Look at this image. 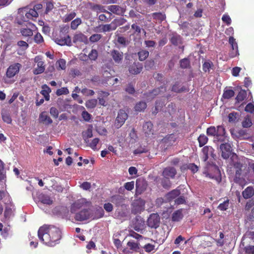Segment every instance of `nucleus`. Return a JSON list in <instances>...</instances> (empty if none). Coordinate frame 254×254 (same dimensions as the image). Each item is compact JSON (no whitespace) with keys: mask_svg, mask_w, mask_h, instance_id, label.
<instances>
[{"mask_svg":"<svg viewBox=\"0 0 254 254\" xmlns=\"http://www.w3.org/2000/svg\"><path fill=\"white\" fill-rule=\"evenodd\" d=\"M18 12L23 16V19L24 21L33 19L34 18H36L38 16V11L27 7L19 8Z\"/></svg>","mask_w":254,"mask_h":254,"instance_id":"7ed1b4c3","label":"nucleus"},{"mask_svg":"<svg viewBox=\"0 0 254 254\" xmlns=\"http://www.w3.org/2000/svg\"><path fill=\"white\" fill-rule=\"evenodd\" d=\"M242 194L244 198H250L254 194V189L252 187H248L243 191Z\"/></svg>","mask_w":254,"mask_h":254,"instance_id":"393cba45","label":"nucleus"},{"mask_svg":"<svg viewBox=\"0 0 254 254\" xmlns=\"http://www.w3.org/2000/svg\"><path fill=\"white\" fill-rule=\"evenodd\" d=\"M149 52L145 50H142L138 52V59L140 61H143L149 56Z\"/></svg>","mask_w":254,"mask_h":254,"instance_id":"f704fd0d","label":"nucleus"},{"mask_svg":"<svg viewBox=\"0 0 254 254\" xmlns=\"http://www.w3.org/2000/svg\"><path fill=\"white\" fill-rule=\"evenodd\" d=\"M160 92V88L155 89L152 91V92L148 93L147 98L148 100H151L153 99L156 96L159 94Z\"/></svg>","mask_w":254,"mask_h":254,"instance_id":"a18cd8bd","label":"nucleus"},{"mask_svg":"<svg viewBox=\"0 0 254 254\" xmlns=\"http://www.w3.org/2000/svg\"><path fill=\"white\" fill-rule=\"evenodd\" d=\"M171 90L176 93H181L187 90L186 88L184 86H182L180 82H176L172 86Z\"/></svg>","mask_w":254,"mask_h":254,"instance_id":"5701e85b","label":"nucleus"},{"mask_svg":"<svg viewBox=\"0 0 254 254\" xmlns=\"http://www.w3.org/2000/svg\"><path fill=\"white\" fill-rule=\"evenodd\" d=\"M98 57V52L95 49H92L90 53L89 54L88 58L91 60L95 61Z\"/></svg>","mask_w":254,"mask_h":254,"instance_id":"5fc2aeb1","label":"nucleus"},{"mask_svg":"<svg viewBox=\"0 0 254 254\" xmlns=\"http://www.w3.org/2000/svg\"><path fill=\"white\" fill-rule=\"evenodd\" d=\"M198 141L200 147L204 145L208 141V137L204 134H200L198 137Z\"/></svg>","mask_w":254,"mask_h":254,"instance_id":"a19ab883","label":"nucleus"},{"mask_svg":"<svg viewBox=\"0 0 254 254\" xmlns=\"http://www.w3.org/2000/svg\"><path fill=\"white\" fill-rule=\"evenodd\" d=\"M90 8L92 10L96 11L97 13L105 12L110 15H112L111 12H109L108 9L107 10L105 8L104 6L101 4H94L91 6Z\"/></svg>","mask_w":254,"mask_h":254,"instance_id":"6ab92c4d","label":"nucleus"},{"mask_svg":"<svg viewBox=\"0 0 254 254\" xmlns=\"http://www.w3.org/2000/svg\"><path fill=\"white\" fill-rule=\"evenodd\" d=\"M65 61L64 59H60L57 62V64L58 65V68L59 69H64L65 68Z\"/></svg>","mask_w":254,"mask_h":254,"instance_id":"e2e57ef3","label":"nucleus"},{"mask_svg":"<svg viewBox=\"0 0 254 254\" xmlns=\"http://www.w3.org/2000/svg\"><path fill=\"white\" fill-rule=\"evenodd\" d=\"M110 56L116 64H120L122 63L124 57L123 52L117 50H112L110 51Z\"/></svg>","mask_w":254,"mask_h":254,"instance_id":"1a4fd4ad","label":"nucleus"},{"mask_svg":"<svg viewBox=\"0 0 254 254\" xmlns=\"http://www.w3.org/2000/svg\"><path fill=\"white\" fill-rule=\"evenodd\" d=\"M111 201L116 204L117 206L122 205L125 201L123 196L117 194L112 196L111 198Z\"/></svg>","mask_w":254,"mask_h":254,"instance_id":"aec40b11","label":"nucleus"},{"mask_svg":"<svg viewBox=\"0 0 254 254\" xmlns=\"http://www.w3.org/2000/svg\"><path fill=\"white\" fill-rule=\"evenodd\" d=\"M81 92L85 96H92L94 94V91L92 90L87 89L86 88H83L81 90Z\"/></svg>","mask_w":254,"mask_h":254,"instance_id":"bf43d9fd","label":"nucleus"},{"mask_svg":"<svg viewBox=\"0 0 254 254\" xmlns=\"http://www.w3.org/2000/svg\"><path fill=\"white\" fill-rule=\"evenodd\" d=\"M145 201L141 198L134 199L131 204L132 213H140L144 209Z\"/></svg>","mask_w":254,"mask_h":254,"instance_id":"20e7f679","label":"nucleus"},{"mask_svg":"<svg viewBox=\"0 0 254 254\" xmlns=\"http://www.w3.org/2000/svg\"><path fill=\"white\" fill-rule=\"evenodd\" d=\"M128 118V115L124 110H119L118 116L115 122L114 126L116 128H119L125 123Z\"/></svg>","mask_w":254,"mask_h":254,"instance_id":"39448f33","label":"nucleus"},{"mask_svg":"<svg viewBox=\"0 0 254 254\" xmlns=\"http://www.w3.org/2000/svg\"><path fill=\"white\" fill-rule=\"evenodd\" d=\"M73 42L76 44H87L88 40L87 37L81 32L77 33L74 35L72 38Z\"/></svg>","mask_w":254,"mask_h":254,"instance_id":"0eeeda50","label":"nucleus"},{"mask_svg":"<svg viewBox=\"0 0 254 254\" xmlns=\"http://www.w3.org/2000/svg\"><path fill=\"white\" fill-rule=\"evenodd\" d=\"M55 42L59 45L64 46L66 45L67 46L71 45V38L68 35L64 38H56L55 39Z\"/></svg>","mask_w":254,"mask_h":254,"instance_id":"f3484780","label":"nucleus"},{"mask_svg":"<svg viewBox=\"0 0 254 254\" xmlns=\"http://www.w3.org/2000/svg\"><path fill=\"white\" fill-rule=\"evenodd\" d=\"M125 90L127 92L130 94H133L135 92V89L132 85L131 84H128L126 89Z\"/></svg>","mask_w":254,"mask_h":254,"instance_id":"69168bd1","label":"nucleus"},{"mask_svg":"<svg viewBox=\"0 0 254 254\" xmlns=\"http://www.w3.org/2000/svg\"><path fill=\"white\" fill-rule=\"evenodd\" d=\"M20 32L22 36L24 37H31L33 35V31L29 28H21Z\"/></svg>","mask_w":254,"mask_h":254,"instance_id":"37998d69","label":"nucleus"},{"mask_svg":"<svg viewBox=\"0 0 254 254\" xmlns=\"http://www.w3.org/2000/svg\"><path fill=\"white\" fill-rule=\"evenodd\" d=\"M252 125V122L249 116H247L245 118L244 120L242 122V126L244 127H251Z\"/></svg>","mask_w":254,"mask_h":254,"instance_id":"09e8293b","label":"nucleus"},{"mask_svg":"<svg viewBox=\"0 0 254 254\" xmlns=\"http://www.w3.org/2000/svg\"><path fill=\"white\" fill-rule=\"evenodd\" d=\"M102 37V35L99 34H94L89 37V40L92 43H95L99 41Z\"/></svg>","mask_w":254,"mask_h":254,"instance_id":"3c124183","label":"nucleus"},{"mask_svg":"<svg viewBox=\"0 0 254 254\" xmlns=\"http://www.w3.org/2000/svg\"><path fill=\"white\" fill-rule=\"evenodd\" d=\"M152 16L153 19L158 21L159 23H161L163 21L166 19V15L161 12H154L152 14Z\"/></svg>","mask_w":254,"mask_h":254,"instance_id":"cd10ccee","label":"nucleus"},{"mask_svg":"<svg viewBox=\"0 0 254 254\" xmlns=\"http://www.w3.org/2000/svg\"><path fill=\"white\" fill-rule=\"evenodd\" d=\"M213 148L209 146H204L202 148V152L204 155H209V154L212 155Z\"/></svg>","mask_w":254,"mask_h":254,"instance_id":"13d9d810","label":"nucleus"},{"mask_svg":"<svg viewBox=\"0 0 254 254\" xmlns=\"http://www.w3.org/2000/svg\"><path fill=\"white\" fill-rule=\"evenodd\" d=\"M170 40L171 43L175 46H178L182 44L181 37L176 33L170 35Z\"/></svg>","mask_w":254,"mask_h":254,"instance_id":"412c9836","label":"nucleus"},{"mask_svg":"<svg viewBox=\"0 0 254 254\" xmlns=\"http://www.w3.org/2000/svg\"><path fill=\"white\" fill-rule=\"evenodd\" d=\"M115 215L118 219L124 220L128 217V212L123 210H118L116 211Z\"/></svg>","mask_w":254,"mask_h":254,"instance_id":"bb28decb","label":"nucleus"},{"mask_svg":"<svg viewBox=\"0 0 254 254\" xmlns=\"http://www.w3.org/2000/svg\"><path fill=\"white\" fill-rule=\"evenodd\" d=\"M42 90L40 92V93L43 96L49 94L51 92V90L50 88L46 84H44L42 87Z\"/></svg>","mask_w":254,"mask_h":254,"instance_id":"864d4df0","label":"nucleus"},{"mask_svg":"<svg viewBox=\"0 0 254 254\" xmlns=\"http://www.w3.org/2000/svg\"><path fill=\"white\" fill-rule=\"evenodd\" d=\"M160 216L158 214H150L147 220L148 226L151 228H157L160 224Z\"/></svg>","mask_w":254,"mask_h":254,"instance_id":"423d86ee","label":"nucleus"},{"mask_svg":"<svg viewBox=\"0 0 254 254\" xmlns=\"http://www.w3.org/2000/svg\"><path fill=\"white\" fill-rule=\"evenodd\" d=\"M153 128V124L151 122H147L144 124L143 126V130L145 134H150L152 133V130Z\"/></svg>","mask_w":254,"mask_h":254,"instance_id":"c85d7f7f","label":"nucleus"},{"mask_svg":"<svg viewBox=\"0 0 254 254\" xmlns=\"http://www.w3.org/2000/svg\"><path fill=\"white\" fill-rule=\"evenodd\" d=\"M76 15V13L74 11H71L66 14L63 18L62 20L64 22H68L72 20Z\"/></svg>","mask_w":254,"mask_h":254,"instance_id":"2f4dec72","label":"nucleus"},{"mask_svg":"<svg viewBox=\"0 0 254 254\" xmlns=\"http://www.w3.org/2000/svg\"><path fill=\"white\" fill-rule=\"evenodd\" d=\"M234 93L232 89H227L226 88L223 92V98L229 99L234 96Z\"/></svg>","mask_w":254,"mask_h":254,"instance_id":"79ce46f5","label":"nucleus"},{"mask_svg":"<svg viewBox=\"0 0 254 254\" xmlns=\"http://www.w3.org/2000/svg\"><path fill=\"white\" fill-rule=\"evenodd\" d=\"M107 9L111 14L114 13L119 16H123L126 11V8L118 5H110L107 7Z\"/></svg>","mask_w":254,"mask_h":254,"instance_id":"6e6552de","label":"nucleus"},{"mask_svg":"<svg viewBox=\"0 0 254 254\" xmlns=\"http://www.w3.org/2000/svg\"><path fill=\"white\" fill-rule=\"evenodd\" d=\"M97 104V100L95 99H91L86 102L85 105L87 108L92 109L95 107Z\"/></svg>","mask_w":254,"mask_h":254,"instance_id":"8fccbe9b","label":"nucleus"},{"mask_svg":"<svg viewBox=\"0 0 254 254\" xmlns=\"http://www.w3.org/2000/svg\"><path fill=\"white\" fill-rule=\"evenodd\" d=\"M90 215V213L88 209H83L76 213L74 218L76 221H82L89 219Z\"/></svg>","mask_w":254,"mask_h":254,"instance_id":"f8f14e48","label":"nucleus"},{"mask_svg":"<svg viewBox=\"0 0 254 254\" xmlns=\"http://www.w3.org/2000/svg\"><path fill=\"white\" fill-rule=\"evenodd\" d=\"M226 151V152L223 151V158L227 159L232 155V149L230 144L227 143H223V150Z\"/></svg>","mask_w":254,"mask_h":254,"instance_id":"b1692460","label":"nucleus"},{"mask_svg":"<svg viewBox=\"0 0 254 254\" xmlns=\"http://www.w3.org/2000/svg\"><path fill=\"white\" fill-rule=\"evenodd\" d=\"M1 116L2 120L4 122L7 124H10L11 123L12 120L9 113L6 111H3L1 113Z\"/></svg>","mask_w":254,"mask_h":254,"instance_id":"ea45409f","label":"nucleus"},{"mask_svg":"<svg viewBox=\"0 0 254 254\" xmlns=\"http://www.w3.org/2000/svg\"><path fill=\"white\" fill-rule=\"evenodd\" d=\"M126 22L127 20L124 18H116L112 21L115 30L117 29V27L123 25Z\"/></svg>","mask_w":254,"mask_h":254,"instance_id":"473e14b6","label":"nucleus"},{"mask_svg":"<svg viewBox=\"0 0 254 254\" xmlns=\"http://www.w3.org/2000/svg\"><path fill=\"white\" fill-rule=\"evenodd\" d=\"M38 236L44 244L54 247L62 238V232L60 228L54 225H45L39 229Z\"/></svg>","mask_w":254,"mask_h":254,"instance_id":"f257e3e1","label":"nucleus"},{"mask_svg":"<svg viewBox=\"0 0 254 254\" xmlns=\"http://www.w3.org/2000/svg\"><path fill=\"white\" fill-rule=\"evenodd\" d=\"M253 206H254V198L249 200L245 206L246 210L249 211Z\"/></svg>","mask_w":254,"mask_h":254,"instance_id":"338daca9","label":"nucleus"},{"mask_svg":"<svg viewBox=\"0 0 254 254\" xmlns=\"http://www.w3.org/2000/svg\"><path fill=\"white\" fill-rule=\"evenodd\" d=\"M246 254H254V246H249L245 248Z\"/></svg>","mask_w":254,"mask_h":254,"instance_id":"774afa93","label":"nucleus"},{"mask_svg":"<svg viewBox=\"0 0 254 254\" xmlns=\"http://www.w3.org/2000/svg\"><path fill=\"white\" fill-rule=\"evenodd\" d=\"M44 3H46V11L45 13L47 14L53 8L54 4L51 1H48V0H44Z\"/></svg>","mask_w":254,"mask_h":254,"instance_id":"de8ad7c7","label":"nucleus"},{"mask_svg":"<svg viewBox=\"0 0 254 254\" xmlns=\"http://www.w3.org/2000/svg\"><path fill=\"white\" fill-rule=\"evenodd\" d=\"M176 174V170L174 167H168L163 170L162 176L164 178L173 179Z\"/></svg>","mask_w":254,"mask_h":254,"instance_id":"4468645a","label":"nucleus"},{"mask_svg":"<svg viewBox=\"0 0 254 254\" xmlns=\"http://www.w3.org/2000/svg\"><path fill=\"white\" fill-rule=\"evenodd\" d=\"M183 216L182 210H178L173 213L172 220L173 221H179L183 218Z\"/></svg>","mask_w":254,"mask_h":254,"instance_id":"c756f323","label":"nucleus"},{"mask_svg":"<svg viewBox=\"0 0 254 254\" xmlns=\"http://www.w3.org/2000/svg\"><path fill=\"white\" fill-rule=\"evenodd\" d=\"M117 42L123 47H126L129 43L127 38L120 36H119L117 38Z\"/></svg>","mask_w":254,"mask_h":254,"instance_id":"58836bf2","label":"nucleus"},{"mask_svg":"<svg viewBox=\"0 0 254 254\" xmlns=\"http://www.w3.org/2000/svg\"><path fill=\"white\" fill-rule=\"evenodd\" d=\"M39 122L46 125L51 124L53 123L52 120L48 116L46 112H42L39 115Z\"/></svg>","mask_w":254,"mask_h":254,"instance_id":"a211bd4d","label":"nucleus"},{"mask_svg":"<svg viewBox=\"0 0 254 254\" xmlns=\"http://www.w3.org/2000/svg\"><path fill=\"white\" fill-rule=\"evenodd\" d=\"M69 93V91L66 87H62L56 91V94L58 96H60L63 94H67Z\"/></svg>","mask_w":254,"mask_h":254,"instance_id":"4d7b16f0","label":"nucleus"},{"mask_svg":"<svg viewBox=\"0 0 254 254\" xmlns=\"http://www.w3.org/2000/svg\"><path fill=\"white\" fill-rule=\"evenodd\" d=\"M127 246L132 251H137L139 250L138 244L133 241H129Z\"/></svg>","mask_w":254,"mask_h":254,"instance_id":"49530a36","label":"nucleus"},{"mask_svg":"<svg viewBox=\"0 0 254 254\" xmlns=\"http://www.w3.org/2000/svg\"><path fill=\"white\" fill-rule=\"evenodd\" d=\"M180 63L181 67L183 68H187L190 66V61L187 58L181 60Z\"/></svg>","mask_w":254,"mask_h":254,"instance_id":"6e6d98bb","label":"nucleus"},{"mask_svg":"<svg viewBox=\"0 0 254 254\" xmlns=\"http://www.w3.org/2000/svg\"><path fill=\"white\" fill-rule=\"evenodd\" d=\"M49 185L51 186V187H52V188L54 190H55L58 192H61L63 191V190H64L63 187H62L61 185H58L56 183L55 180H54V179L50 180V181L49 182Z\"/></svg>","mask_w":254,"mask_h":254,"instance_id":"72a5a7b5","label":"nucleus"},{"mask_svg":"<svg viewBox=\"0 0 254 254\" xmlns=\"http://www.w3.org/2000/svg\"><path fill=\"white\" fill-rule=\"evenodd\" d=\"M147 107L146 103L145 102L140 101L137 103L134 107L135 110L137 112L144 111Z\"/></svg>","mask_w":254,"mask_h":254,"instance_id":"e433bc0d","label":"nucleus"},{"mask_svg":"<svg viewBox=\"0 0 254 254\" xmlns=\"http://www.w3.org/2000/svg\"><path fill=\"white\" fill-rule=\"evenodd\" d=\"M40 201L41 203L44 204L51 205L53 203V200L51 197L45 194H42L40 196Z\"/></svg>","mask_w":254,"mask_h":254,"instance_id":"7c9ffc66","label":"nucleus"},{"mask_svg":"<svg viewBox=\"0 0 254 254\" xmlns=\"http://www.w3.org/2000/svg\"><path fill=\"white\" fill-rule=\"evenodd\" d=\"M238 117V114L235 112H232L229 114L228 119L229 122H234Z\"/></svg>","mask_w":254,"mask_h":254,"instance_id":"052dcab7","label":"nucleus"},{"mask_svg":"<svg viewBox=\"0 0 254 254\" xmlns=\"http://www.w3.org/2000/svg\"><path fill=\"white\" fill-rule=\"evenodd\" d=\"M100 27H101L100 31L104 33L115 30L112 22L110 24L101 25L100 26Z\"/></svg>","mask_w":254,"mask_h":254,"instance_id":"a878e982","label":"nucleus"},{"mask_svg":"<svg viewBox=\"0 0 254 254\" xmlns=\"http://www.w3.org/2000/svg\"><path fill=\"white\" fill-rule=\"evenodd\" d=\"M171 182L169 178H164L162 180L161 185L162 187L166 189H169L171 186Z\"/></svg>","mask_w":254,"mask_h":254,"instance_id":"c03bdc74","label":"nucleus"},{"mask_svg":"<svg viewBox=\"0 0 254 254\" xmlns=\"http://www.w3.org/2000/svg\"><path fill=\"white\" fill-rule=\"evenodd\" d=\"M245 110L247 112L254 113V105L251 103L248 104L245 107Z\"/></svg>","mask_w":254,"mask_h":254,"instance_id":"0e129e2a","label":"nucleus"},{"mask_svg":"<svg viewBox=\"0 0 254 254\" xmlns=\"http://www.w3.org/2000/svg\"><path fill=\"white\" fill-rule=\"evenodd\" d=\"M136 193L141 194L146 190L147 184L146 181L142 179H137L136 181Z\"/></svg>","mask_w":254,"mask_h":254,"instance_id":"ddd939ff","label":"nucleus"},{"mask_svg":"<svg viewBox=\"0 0 254 254\" xmlns=\"http://www.w3.org/2000/svg\"><path fill=\"white\" fill-rule=\"evenodd\" d=\"M35 62L37 63V67L33 71L34 74H39L43 73L45 68L44 65V62L39 57L35 58Z\"/></svg>","mask_w":254,"mask_h":254,"instance_id":"2eb2a0df","label":"nucleus"},{"mask_svg":"<svg viewBox=\"0 0 254 254\" xmlns=\"http://www.w3.org/2000/svg\"><path fill=\"white\" fill-rule=\"evenodd\" d=\"M247 92L245 90H241L238 93L236 98V100H237V102L240 103L241 102H242L244 101L246 98L247 97Z\"/></svg>","mask_w":254,"mask_h":254,"instance_id":"c9c22d12","label":"nucleus"},{"mask_svg":"<svg viewBox=\"0 0 254 254\" xmlns=\"http://www.w3.org/2000/svg\"><path fill=\"white\" fill-rule=\"evenodd\" d=\"M181 192L180 190L178 189L173 190L170 192H168L165 196L166 199L170 201L180 194Z\"/></svg>","mask_w":254,"mask_h":254,"instance_id":"4be33fe9","label":"nucleus"},{"mask_svg":"<svg viewBox=\"0 0 254 254\" xmlns=\"http://www.w3.org/2000/svg\"><path fill=\"white\" fill-rule=\"evenodd\" d=\"M229 43L231 45L232 51L230 53V57L234 58L239 55L238 45L236 42V39L233 36H230L229 38Z\"/></svg>","mask_w":254,"mask_h":254,"instance_id":"9b49d317","label":"nucleus"},{"mask_svg":"<svg viewBox=\"0 0 254 254\" xmlns=\"http://www.w3.org/2000/svg\"><path fill=\"white\" fill-rule=\"evenodd\" d=\"M142 69V66L139 63H134L129 67V72L132 74H137L139 73Z\"/></svg>","mask_w":254,"mask_h":254,"instance_id":"dca6fc26","label":"nucleus"},{"mask_svg":"<svg viewBox=\"0 0 254 254\" xmlns=\"http://www.w3.org/2000/svg\"><path fill=\"white\" fill-rule=\"evenodd\" d=\"M207 134L214 136V142L222 141V126H218L216 128L214 127H210L207 129Z\"/></svg>","mask_w":254,"mask_h":254,"instance_id":"f03ea898","label":"nucleus"},{"mask_svg":"<svg viewBox=\"0 0 254 254\" xmlns=\"http://www.w3.org/2000/svg\"><path fill=\"white\" fill-rule=\"evenodd\" d=\"M20 66L21 64L18 63L9 66L6 71L7 77L8 78L13 77L19 72Z\"/></svg>","mask_w":254,"mask_h":254,"instance_id":"9d476101","label":"nucleus"},{"mask_svg":"<svg viewBox=\"0 0 254 254\" xmlns=\"http://www.w3.org/2000/svg\"><path fill=\"white\" fill-rule=\"evenodd\" d=\"M34 40L35 42L38 44H41L44 42L43 38L40 33H37L34 36Z\"/></svg>","mask_w":254,"mask_h":254,"instance_id":"603ef678","label":"nucleus"},{"mask_svg":"<svg viewBox=\"0 0 254 254\" xmlns=\"http://www.w3.org/2000/svg\"><path fill=\"white\" fill-rule=\"evenodd\" d=\"M50 113L51 116H52L54 118L56 119L58 117L59 113V111L55 107H51L50 110Z\"/></svg>","mask_w":254,"mask_h":254,"instance_id":"680f3d73","label":"nucleus"},{"mask_svg":"<svg viewBox=\"0 0 254 254\" xmlns=\"http://www.w3.org/2000/svg\"><path fill=\"white\" fill-rule=\"evenodd\" d=\"M81 23V19L80 18H76L71 22L70 28L72 30H76Z\"/></svg>","mask_w":254,"mask_h":254,"instance_id":"4c0bfd02","label":"nucleus"}]
</instances>
